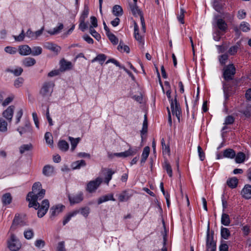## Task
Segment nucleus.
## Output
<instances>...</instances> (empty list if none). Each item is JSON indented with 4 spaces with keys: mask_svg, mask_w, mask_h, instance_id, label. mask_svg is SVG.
I'll return each mask as SVG.
<instances>
[{
    "mask_svg": "<svg viewBox=\"0 0 251 251\" xmlns=\"http://www.w3.org/2000/svg\"><path fill=\"white\" fill-rule=\"evenodd\" d=\"M7 130V123L2 118H0V131L6 132Z\"/></svg>",
    "mask_w": 251,
    "mask_h": 251,
    "instance_id": "46",
    "label": "nucleus"
},
{
    "mask_svg": "<svg viewBox=\"0 0 251 251\" xmlns=\"http://www.w3.org/2000/svg\"><path fill=\"white\" fill-rule=\"evenodd\" d=\"M234 120L235 119L233 116H227L225 119L224 124L226 125H231L234 123Z\"/></svg>",
    "mask_w": 251,
    "mask_h": 251,
    "instance_id": "58",
    "label": "nucleus"
},
{
    "mask_svg": "<svg viewBox=\"0 0 251 251\" xmlns=\"http://www.w3.org/2000/svg\"><path fill=\"white\" fill-rule=\"evenodd\" d=\"M64 25L62 23L59 24L58 26L54 27L52 30H49L48 32L50 35H55L59 33L63 28Z\"/></svg>",
    "mask_w": 251,
    "mask_h": 251,
    "instance_id": "39",
    "label": "nucleus"
},
{
    "mask_svg": "<svg viewBox=\"0 0 251 251\" xmlns=\"http://www.w3.org/2000/svg\"><path fill=\"white\" fill-rule=\"evenodd\" d=\"M242 196L246 199H250L251 198V185L246 184L241 191Z\"/></svg>",
    "mask_w": 251,
    "mask_h": 251,
    "instance_id": "18",
    "label": "nucleus"
},
{
    "mask_svg": "<svg viewBox=\"0 0 251 251\" xmlns=\"http://www.w3.org/2000/svg\"><path fill=\"white\" fill-rule=\"evenodd\" d=\"M69 140L71 142V150L73 151L76 147L77 144L79 142L80 139V138H74L72 137H69Z\"/></svg>",
    "mask_w": 251,
    "mask_h": 251,
    "instance_id": "37",
    "label": "nucleus"
},
{
    "mask_svg": "<svg viewBox=\"0 0 251 251\" xmlns=\"http://www.w3.org/2000/svg\"><path fill=\"white\" fill-rule=\"evenodd\" d=\"M36 63V60L30 57H26L22 61L23 65L26 67L32 66L34 65Z\"/></svg>",
    "mask_w": 251,
    "mask_h": 251,
    "instance_id": "22",
    "label": "nucleus"
},
{
    "mask_svg": "<svg viewBox=\"0 0 251 251\" xmlns=\"http://www.w3.org/2000/svg\"><path fill=\"white\" fill-rule=\"evenodd\" d=\"M45 138L48 144L52 145L53 144V139L52 135L50 132H47L45 133Z\"/></svg>",
    "mask_w": 251,
    "mask_h": 251,
    "instance_id": "53",
    "label": "nucleus"
},
{
    "mask_svg": "<svg viewBox=\"0 0 251 251\" xmlns=\"http://www.w3.org/2000/svg\"><path fill=\"white\" fill-rule=\"evenodd\" d=\"M221 223L226 226H228L230 223L229 216L228 214L223 213L221 217Z\"/></svg>",
    "mask_w": 251,
    "mask_h": 251,
    "instance_id": "38",
    "label": "nucleus"
},
{
    "mask_svg": "<svg viewBox=\"0 0 251 251\" xmlns=\"http://www.w3.org/2000/svg\"><path fill=\"white\" fill-rule=\"evenodd\" d=\"M79 213V210H74L68 214H67L64 217V220L63 221V225L65 226L67 223H68L71 218L75 216H76L77 214Z\"/></svg>",
    "mask_w": 251,
    "mask_h": 251,
    "instance_id": "19",
    "label": "nucleus"
},
{
    "mask_svg": "<svg viewBox=\"0 0 251 251\" xmlns=\"http://www.w3.org/2000/svg\"><path fill=\"white\" fill-rule=\"evenodd\" d=\"M171 108L173 115H175L177 117L178 121L179 122L181 112L180 105L177 102L176 97L175 98L174 101H173V100H171Z\"/></svg>",
    "mask_w": 251,
    "mask_h": 251,
    "instance_id": "7",
    "label": "nucleus"
},
{
    "mask_svg": "<svg viewBox=\"0 0 251 251\" xmlns=\"http://www.w3.org/2000/svg\"><path fill=\"white\" fill-rule=\"evenodd\" d=\"M238 183V179L236 177L230 178L227 180L226 184L231 188H235Z\"/></svg>",
    "mask_w": 251,
    "mask_h": 251,
    "instance_id": "25",
    "label": "nucleus"
},
{
    "mask_svg": "<svg viewBox=\"0 0 251 251\" xmlns=\"http://www.w3.org/2000/svg\"><path fill=\"white\" fill-rule=\"evenodd\" d=\"M217 25L218 28L221 31H225L227 29V24L222 19H218L217 20Z\"/></svg>",
    "mask_w": 251,
    "mask_h": 251,
    "instance_id": "31",
    "label": "nucleus"
},
{
    "mask_svg": "<svg viewBox=\"0 0 251 251\" xmlns=\"http://www.w3.org/2000/svg\"><path fill=\"white\" fill-rule=\"evenodd\" d=\"M12 199V196L9 193L4 194L1 198L2 203L5 205L10 204L11 202Z\"/></svg>",
    "mask_w": 251,
    "mask_h": 251,
    "instance_id": "29",
    "label": "nucleus"
},
{
    "mask_svg": "<svg viewBox=\"0 0 251 251\" xmlns=\"http://www.w3.org/2000/svg\"><path fill=\"white\" fill-rule=\"evenodd\" d=\"M41 184L39 182L33 184L32 191L28 193L26 197V200L29 201L28 206L37 208L40 207V204L37 202L38 200L43 199L45 195V189H41Z\"/></svg>",
    "mask_w": 251,
    "mask_h": 251,
    "instance_id": "1",
    "label": "nucleus"
},
{
    "mask_svg": "<svg viewBox=\"0 0 251 251\" xmlns=\"http://www.w3.org/2000/svg\"><path fill=\"white\" fill-rule=\"evenodd\" d=\"M19 52L21 55H28L31 53V49L27 45L19 46Z\"/></svg>",
    "mask_w": 251,
    "mask_h": 251,
    "instance_id": "17",
    "label": "nucleus"
},
{
    "mask_svg": "<svg viewBox=\"0 0 251 251\" xmlns=\"http://www.w3.org/2000/svg\"><path fill=\"white\" fill-rule=\"evenodd\" d=\"M198 151L200 160L201 161H203L205 158V153L202 151V148L200 146L198 147Z\"/></svg>",
    "mask_w": 251,
    "mask_h": 251,
    "instance_id": "63",
    "label": "nucleus"
},
{
    "mask_svg": "<svg viewBox=\"0 0 251 251\" xmlns=\"http://www.w3.org/2000/svg\"><path fill=\"white\" fill-rule=\"evenodd\" d=\"M163 168L165 170H166L169 176L172 177L173 175L172 169L170 164L168 161H165Z\"/></svg>",
    "mask_w": 251,
    "mask_h": 251,
    "instance_id": "44",
    "label": "nucleus"
},
{
    "mask_svg": "<svg viewBox=\"0 0 251 251\" xmlns=\"http://www.w3.org/2000/svg\"><path fill=\"white\" fill-rule=\"evenodd\" d=\"M102 182V179L98 177L95 180L89 181L86 186V190L90 193L95 192Z\"/></svg>",
    "mask_w": 251,
    "mask_h": 251,
    "instance_id": "5",
    "label": "nucleus"
},
{
    "mask_svg": "<svg viewBox=\"0 0 251 251\" xmlns=\"http://www.w3.org/2000/svg\"><path fill=\"white\" fill-rule=\"evenodd\" d=\"M34 235V232L32 229H28L24 232V236L27 239H31Z\"/></svg>",
    "mask_w": 251,
    "mask_h": 251,
    "instance_id": "54",
    "label": "nucleus"
},
{
    "mask_svg": "<svg viewBox=\"0 0 251 251\" xmlns=\"http://www.w3.org/2000/svg\"><path fill=\"white\" fill-rule=\"evenodd\" d=\"M72 68V64L71 62L67 61L64 59L61 61V68L63 71L70 70Z\"/></svg>",
    "mask_w": 251,
    "mask_h": 251,
    "instance_id": "33",
    "label": "nucleus"
},
{
    "mask_svg": "<svg viewBox=\"0 0 251 251\" xmlns=\"http://www.w3.org/2000/svg\"><path fill=\"white\" fill-rule=\"evenodd\" d=\"M108 39L113 45H117L118 43V39L113 33L110 32L109 34H106Z\"/></svg>",
    "mask_w": 251,
    "mask_h": 251,
    "instance_id": "50",
    "label": "nucleus"
},
{
    "mask_svg": "<svg viewBox=\"0 0 251 251\" xmlns=\"http://www.w3.org/2000/svg\"><path fill=\"white\" fill-rule=\"evenodd\" d=\"M17 131H19L21 135L26 132H31L32 129L30 123L29 121H25L24 126H20L17 128Z\"/></svg>",
    "mask_w": 251,
    "mask_h": 251,
    "instance_id": "15",
    "label": "nucleus"
},
{
    "mask_svg": "<svg viewBox=\"0 0 251 251\" xmlns=\"http://www.w3.org/2000/svg\"><path fill=\"white\" fill-rule=\"evenodd\" d=\"M228 56L226 54H224L220 56L219 61L222 65H225L226 60L228 59Z\"/></svg>",
    "mask_w": 251,
    "mask_h": 251,
    "instance_id": "61",
    "label": "nucleus"
},
{
    "mask_svg": "<svg viewBox=\"0 0 251 251\" xmlns=\"http://www.w3.org/2000/svg\"><path fill=\"white\" fill-rule=\"evenodd\" d=\"M213 7L217 12H221L223 8V3L219 0H214Z\"/></svg>",
    "mask_w": 251,
    "mask_h": 251,
    "instance_id": "42",
    "label": "nucleus"
},
{
    "mask_svg": "<svg viewBox=\"0 0 251 251\" xmlns=\"http://www.w3.org/2000/svg\"><path fill=\"white\" fill-rule=\"evenodd\" d=\"M103 172H106L105 176L104 177V182L107 184H109L110 180L112 179V175L115 173L114 171L110 169H103Z\"/></svg>",
    "mask_w": 251,
    "mask_h": 251,
    "instance_id": "20",
    "label": "nucleus"
},
{
    "mask_svg": "<svg viewBox=\"0 0 251 251\" xmlns=\"http://www.w3.org/2000/svg\"><path fill=\"white\" fill-rule=\"evenodd\" d=\"M14 109L15 106L14 105H11L8 107L2 113L3 116L9 122H11L12 121Z\"/></svg>",
    "mask_w": 251,
    "mask_h": 251,
    "instance_id": "14",
    "label": "nucleus"
},
{
    "mask_svg": "<svg viewBox=\"0 0 251 251\" xmlns=\"http://www.w3.org/2000/svg\"><path fill=\"white\" fill-rule=\"evenodd\" d=\"M109 200L112 201H115V199L114 198L113 195L112 194L104 195L100 197L98 200V204H100Z\"/></svg>",
    "mask_w": 251,
    "mask_h": 251,
    "instance_id": "21",
    "label": "nucleus"
},
{
    "mask_svg": "<svg viewBox=\"0 0 251 251\" xmlns=\"http://www.w3.org/2000/svg\"><path fill=\"white\" fill-rule=\"evenodd\" d=\"M238 48V46L236 45L232 46L229 49L228 52L231 55H234L237 52Z\"/></svg>",
    "mask_w": 251,
    "mask_h": 251,
    "instance_id": "60",
    "label": "nucleus"
},
{
    "mask_svg": "<svg viewBox=\"0 0 251 251\" xmlns=\"http://www.w3.org/2000/svg\"><path fill=\"white\" fill-rule=\"evenodd\" d=\"M53 172V168L50 165H46L43 169V174L47 176L52 175Z\"/></svg>",
    "mask_w": 251,
    "mask_h": 251,
    "instance_id": "35",
    "label": "nucleus"
},
{
    "mask_svg": "<svg viewBox=\"0 0 251 251\" xmlns=\"http://www.w3.org/2000/svg\"><path fill=\"white\" fill-rule=\"evenodd\" d=\"M221 234L222 237L225 239H227L230 235L229 230L227 228L223 227L221 228Z\"/></svg>",
    "mask_w": 251,
    "mask_h": 251,
    "instance_id": "41",
    "label": "nucleus"
},
{
    "mask_svg": "<svg viewBox=\"0 0 251 251\" xmlns=\"http://www.w3.org/2000/svg\"><path fill=\"white\" fill-rule=\"evenodd\" d=\"M235 155L236 152L233 149H227L224 151L223 156L226 158H233Z\"/></svg>",
    "mask_w": 251,
    "mask_h": 251,
    "instance_id": "24",
    "label": "nucleus"
},
{
    "mask_svg": "<svg viewBox=\"0 0 251 251\" xmlns=\"http://www.w3.org/2000/svg\"><path fill=\"white\" fill-rule=\"evenodd\" d=\"M214 233H210L209 228L208 227L206 235V248L207 251L209 250H216V242L213 240Z\"/></svg>",
    "mask_w": 251,
    "mask_h": 251,
    "instance_id": "6",
    "label": "nucleus"
},
{
    "mask_svg": "<svg viewBox=\"0 0 251 251\" xmlns=\"http://www.w3.org/2000/svg\"><path fill=\"white\" fill-rule=\"evenodd\" d=\"M24 82V79L23 77H18L14 82V86L18 88L22 86Z\"/></svg>",
    "mask_w": 251,
    "mask_h": 251,
    "instance_id": "52",
    "label": "nucleus"
},
{
    "mask_svg": "<svg viewBox=\"0 0 251 251\" xmlns=\"http://www.w3.org/2000/svg\"><path fill=\"white\" fill-rule=\"evenodd\" d=\"M246 155L243 152H239L236 154L235 160L237 163H242L244 162Z\"/></svg>",
    "mask_w": 251,
    "mask_h": 251,
    "instance_id": "34",
    "label": "nucleus"
},
{
    "mask_svg": "<svg viewBox=\"0 0 251 251\" xmlns=\"http://www.w3.org/2000/svg\"><path fill=\"white\" fill-rule=\"evenodd\" d=\"M118 50L121 51L123 50V51L126 52V53H129L130 51V49L128 46L124 45L123 43L121 41H120V44L118 46Z\"/></svg>",
    "mask_w": 251,
    "mask_h": 251,
    "instance_id": "47",
    "label": "nucleus"
},
{
    "mask_svg": "<svg viewBox=\"0 0 251 251\" xmlns=\"http://www.w3.org/2000/svg\"><path fill=\"white\" fill-rule=\"evenodd\" d=\"M23 114V111L22 109H20L18 111H17L16 115V124H18L21 120V117H22Z\"/></svg>",
    "mask_w": 251,
    "mask_h": 251,
    "instance_id": "62",
    "label": "nucleus"
},
{
    "mask_svg": "<svg viewBox=\"0 0 251 251\" xmlns=\"http://www.w3.org/2000/svg\"><path fill=\"white\" fill-rule=\"evenodd\" d=\"M134 36L136 40L140 44H144V37L141 35L139 33L138 26L136 22L134 23Z\"/></svg>",
    "mask_w": 251,
    "mask_h": 251,
    "instance_id": "16",
    "label": "nucleus"
},
{
    "mask_svg": "<svg viewBox=\"0 0 251 251\" xmlns=\"http://www.w3.org/2000/svg\"><path fill=\"white\" fill-rule=\"evenodd\" d=\"M137 150L136 149H132L129 148L127 151L124 152L114 153V155L119 157H126L129 156H132L136 154Z\"/></svg>",
    "mask_w": 251,
    "mask_h": 251,
    "instance_id": "13",
    "label": "nucleus"
},
{
    "mask_svg": "<svg viewBox=\"0 0 251 251\" xmlns=\"http://www.w3.org/2000/svg\"><path fill=\"white\" fill-rule=\"evenodd\" d=\"M85 20H79V28L82 31H84L87 28V24L85 22Z\"/></svg>",
    "mask_w": 251,
    "mask_h": 251,
    "instance_id": "59",
    "label": "nucleus"
},
{
    "mask_svg": "<svg viewBox=\"0 0 251 251\" xmlns=\"http://www.w3.org/2000/svg\"><path fill=\"white\" fill-rule=\"evenodd\" d=\"M32 146L31 144L23 145L20 148V151L21 154L24 153L26 151H30L32 149Z\"/></svg>",
    "mask_w": 251,
    "mask_h": 251,
    "instance_id": "48",
    "label": "nucleus"
},
{
    "mask_svg": "<svg viewBox=\"0 0 251 251\" xmlns=\"http://www.w3.org/2000/svg\"><path fill=\"white\" fill-rule=\"evenodd\" d=\"M150 151V149L149 147L147 146L144 148L142 154V158L141 160V164H144L146 162L149 156Z\"/></svg>",
    "mask_w": 251,
    "mask_h": 251,
    "instance_id": "28",
    "label": "nucleus"
},
{
    "mask_svg": "<svg viewBox=\"0 0 251 251\" xmlns=\"http://www.w3.org/2000/svg\"><path fill=\"white\" fill-rule=\"evenodd\" d=\"M86 165L85 161L84 160H78L73 162L72 164V167L74 170L79 169L81 167H84Z\"/></svg>",
    "mask_w": 251,
    "mask_h": 251,
    "instance_id": "32",
    "label": "nucleus"
},
{
    "mask_svg": "<svg viewBox=\"0 0 251 251\" xmlns=\"http://www.w3.org/2000/svg\"><path fill=\"white\" fill-rule=\"evenodd\" d=\"M106 56L104 54H100L97 56L93 60L92 62L99 61L102 64V63L105 60Z\"/></svg>",
    "mask_w": 251,
    "mask_h": 251,
    "instance_id": "55",
    "label": "nucleus"
},
{
    "mask_svg": "<svg viewBox=\"0 0 251 251\" xmlns=\"http://www.w3.org/2000/svg\"><path fill=\"white\" fill-rule=\"evenodd\" d=\"M129 6L133 15L139 16L140 18H141V16H143L142 11L138 8L137 4H129Z\"/></svg>",
    "mask_w": 251,
    "mask_h": 251,
    "instance_id": "23",
    "label": "nucleus"
},
{
    "mask_svg": "<svg viewBox=\"0 0 251 251\" xmlns=\"http://www.w3.org/2000/svg\"><path fill=\"white\" fill-rule=\"evenodd\" d=\"M89 32L90 34L98 41H99L101 38L100 34L98 33L92 26L89 27Z\"/></svg>",
    "mask_w": 251,
    "mask_h": 251,
    "instance_id": "45",
    "label": "nucleus"
},
{
    "mask_svg": "<svg viewBox=\"0 0 251 251\" xmlns=\"http://www.w3.org/2000/svg\"><path fill=\"white\" fill-rule=\"evenodd\" d=\"M58 148L63 151H66L69 149V144L65 140H61L58 144Z\"/></svg>",
    "mask_w": 251,
    "mask_h": 251,
    "instance_id": "36",
    "label": "nucleus"
},
{
    "mask_svg": "<svg viewBox=\"0 0 251 251\" xmlns=\"http://www.w3.org/2000/svg\"><path fill=\"white\" fill-rule=\"evenodd\" d=\"M161 143L162 147L163 153L168 154L170 153V147L168 145L165 144V141L164 138H162L161 141Z\"/></svg>",
    "mask_w": 251,
    "mask_h": 251,
    "instance_id": "40",
    "label": "nucleus"
},
{
    "mask_svg": "<svg viewBox=\"0 0 251 251\" xmlns=\"http://www.w3.org/2000/svg\"><path fill=\"white\" fill-rule=\"evenodd\" d=\"M184 10L183 9L181 8L180 11V13L178 15L177 17L178 20L179 22L181 24L184 23Z\"/></svg>",
    "mask_w": 251,
    "mask_h": 251,
    "instance_id": "64",
    "label": "nucleus"
},
{
    "mask_svg": "<svg viewBox=\"0 0 251 251\" xmlns=\"http://www.w3.org/2000/svg\"><path fill=\"white\" fill-rule=\"evenodd\" d=\"M25 36V34L24 30L23 29L21 31V33L18 36L13 35V37L15 39L16 41L21 42L24 40V38Z\"/></svg>",
    "mask_w": 251,
    "mask_h": 251,
    "instance_id": "56",
    "label": "nucleus"
},
{
    "mask_svg": "<svg viewBox=\"0 0 251 251\" xmlns=\"http://www.w3.org/2000/svg\"><path fill=\"white\" fill-rule=\"evenodd\" d=\"M133 191L126 190L122 192L118 196V200L120 202L127 201L133 195Z\"/></svg>",
    "mask_w": 251,
    "mask_h": 251,
    "instance_id": "11",
    "label": "nucleus"
},
{
    "mask_svg": "<svg viewBox=\"0 0 251 251\" xmlns=\"http://www.w3.org/2000/svg\"><path fill=\"white\" fill-rule=\"evenodd\" d=\"M89 11V7L85 5L83 12L79 18V20H85L86 18L88 17Z\"/></svg>",
    "mask_w": 251,
    "mask_h": 251,
    "instance_id": "49",
    "label": "nucleus"
},
{
    "mask_svg": "<svg viewBox=\"0 0 251 251\" xmlns=\"http://www.w3.org/2000/svg\"><path fill=\"white\" fill-rule=\"evenodd\" d=\"M54 86V83L52 81L44 82L39 91V96L44 99H48L51 96Z\"/></svg>",
    "mask_w": 251,
    "mask_h": 251,
    "instance_id": "2",
    "label": "nucleus"
},
{
    "mask_svg": "<svg viewBox=\"0 0 251 251\" xmlns=\"http://www.w3.org/2000/svg\"><path fill=\"white\" fill-rule=\"evenodd\" d=\"M42 52V49L39 46L34 47L31 49V54L33 56H37L41 54Z\"/></svg>",
    "mask_w": 251,
    "mask_h": 251,
    "instance_id": "43",
    "label": "nucleus"
},
{
    "mask_svg": "<svg viewBox=\"0 0 251 251\" xmlns=\"http://www.w3.org/2000/svg\"><path fill=\"white\" fill-rule=\"evenodd\" d=\"M112 13L115 16H121L123 14V10L122 7L119 5H115L113 7Z\"/></svg>",
    "mask_w": 251,
    "mask_h": 251,
    "instance_id": "26",
    "label": "nucleus"
},
{
    "mask_svg": "<svg viewBox=\"0 0 251 251\" xmlns=\"http://www.w3.org/2000/svg\"><path fill=\"white\" fill-rule=\"evenodd\" d=\"M236 73V69L233 64L226 66L223 69V76L226 81L233 79Z\"/></svg>",
    "mask_w": 251,
    "mask_h": 251,
    "instance_id": "3",
    "label": "nucleus"
},
{
    "mask_svg": "<svg viewBox=\"0 0 251 251\" xmlns=\"http://www.w3.org/2000/svg\"><path fill=\"white\" fill-rule=\"evenodd\" d=\"M50 207V203L48 200L46 199L42 201L40 207L35 209H38L37 215L39 218L43 217L47 213Z\"/></svg>",
    "mask_w": 251,
    "mask_h": 251,
    "instance_id": "8",
    "label": "nucleus"
},
{
    "mask_svg": "<svg viewBox=\"0 0 251 251\" xmlns=\"http://www.w3.org/2000/svg\"><path fill=\"white\" fill-rule=\"evenodd\" d=\"M68 198L71 204L78 203L83 201V194L82 192H79L75 195H69L68 196Z\"/></svg>",
    "mask_w": 251,
    "mask_h": 251,
    "instance_id": "10",
    "label": "nucleus"
},
{
    "mask_svg": "<svg viewBox=\"0 0 251 251\" xmlns=\"http://www.w3.org/2000/svg\"><path fill=\"white\" fill-rule=\"evenodd\" d=\"M45 48L51 50L54 52H58L60 51L61 48L60 47L58 46L57 45L53 44L52 43L48 42L46 43L45 45Z\"/></svg>",
    "mask_w": 251,
    "mask_h": 251,
    "instance_id": "27",
    "label": "nucleus"
},
{
    "mask_svg": "<svg viewBox=\"0 0 251 251\" xmlns=\"http://www.w3.org/2000/svg\"><path fill=\"white\" fill-rule=\"evenodd\" d=\"M5 71L6 72L13 73L15 76H18L22 74L23 72V69L21 67H19L15 69L7 68L6 69Z\"/></svg>",
    "mask_w": 251,
    "mask_h": 251,
    "instance_id": "30",
    "label": "nucleus"
},
{
    "mask_svg": "<svg viewBox=\"0 0 251 251\" xmlns=\"http://www.w3.org/2000/svg\"><path fill=\"white\" fill-rule=\"evenodd\" d=\"M27 225H28L27 222L24 220L20 214H16L13 220L11 229L13 230L15 229L17 226H23Z\"/></svg>",
    "mask_w": 251,
    "mask_h": 251,
    "instance_id": "9",
    "label": "nucleus"
},
{
    "mask_svg": "<svg viewBox=\"0 0 251 251\" xmlns=\"http://www.w3.org/2000/svg\"><path fill=\"white\" fill-rule=\"evenodd\" d=\"M8 247L11 251H18L21 247V244L19 239L12 234L10 238L7 241Z\"/></svg>",
    "mask_w": 251,
    "mask_h": 251,
    "instance_id": "4",
    "label": "nucleus"
},
{
    "mask_svg": "<svg viewBox=\"0 0 251 251\" xmlns=\"http://www.w3.org/2000/svg\"><path fill=\"white\" fill-rule=\"evenodd\" d=\"M65 206L62 204H58L51 207L50 209V217L52 218L57 216L59 213L62 212L64 209Z\"/></svg>",
    "mask_w": 251,
    "mask_h": 251,
    "instance_id": "12",
    "label": "nucleus"
},
{
    "mask_svg": "<svg viewBox=\"0 0 251 251\" xmlns=\"http://www.w3.org/2000/svg\"><path fill=\"white\" fill-rule=\"evenodd\" d=\"M250 25L248 23L243 22L240 26V29L244 32H247L250 30Z\"/></svg>",
    "mask_w": 251,
    "mask_h": 251,
    "instance_id": "57",
    "label": "nucleus"
},
{
    "mask_svg": "<svg viewBox=\"0 0 251 251\" xmlns=\"http://www.w3.org/2000/svg\"><path fill=\"white\" fill-rule=\"evenodd\" d=\"M79 210V213H81L83 216L85 217H87L90 211V209L88 206H85L84 207H82L79 209H77Z\"/></svg>",
    "mask_w": 251,
    "mask_h": 251,
    "instance_id": "51",
    "label": "nucleus"
}]
</instances>
